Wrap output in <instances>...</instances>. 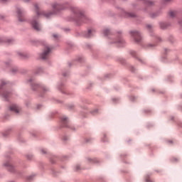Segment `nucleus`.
Masks as SVG:
<instances>
[{
  "label": "nucleus",
  "mask_w": 182,
  "mask_h": 182,
  "mask_svg": "<svg viewBox=\"0 0 182 182\" xmlns=\"http://www.w3.org/2000/svg\"><path fill=\"white\" fill-rule=\"evenodd\" d=\"M10 110L15 112V113H19V108L16 105H12L10 106Z\"/></svg>",
  "instance_id": "obj_6"
},
{
  "label": "nucleus",
  "mask_w": 182,
  "mask_h": 182,
  "mask_svg": "<svg viewBox=\"0 0 182 182\" xmlns=\"http://www.w3.org/2000/svg\"><path fill=\"white\" fill-rule=\"evenodd\" d=\"M161 28H162V29H166V28H167V23H161Z\"/></svg>",
  "instance_id": "obj_13"
},
{
  "label": "nucleus",
  "mask_w": 182,
  "mask_h": 182,
  "mask_svg": "<svg viewBox=\"0 0 182 182\" xmlns=\"http://www.w3.org/2000/svg\"><path fill=\"white\" fill-rule=\"evenodd\" d=\"M44 15H45V16H46L47 18L49 17V14H44Z\"/></svg>",
  "instance_id": "obj_21"
},
{
  "label": "nucleus",
  "mask_w": 182,
  "mask_h": 182,
  "mask_svg": "<svg viewBox=\"0 0 182 182\" xmlns=\"http://www.w3.org/2000/svg\"><path fill=\"white\" fill-rule=\"evenodd\" d=\"M53 9H54V11H59L60 9H63V7L60 4H54L53 5Z\"/></svg>",
  "instance_id": "obj_7"
},
{
  "label": "nucleus",
  "mask_w": 182,
  "mask_h": 182,
  "mask_svg": "<svg viewBox=\"0 0 182 182\" xmlns=\"http://www.w3.org/2000/svg\"><path fill=\"white\" fill-rule=\"evenodd\" d=\"M145 180H146V182H151V181H150V179L149 178H146Z\"/></svg>",
  "instance_id": "obj_16"
},
{
  "label": "nucleus",
  "mask_w": 182,
  "mask_h": 182,
  "mask_svg": "<svg viewBox=\"0 0 182 182\" xmlns=\"http://www.w3.org/2000/svg\"><path fill=\"white\" fill-rule=\"evenodd\" d=\"M18 18L20 22H23L25 18H23V11L21 9H17Z\"/></svg>",
  "instance_id": "obj_4"
},
{
  "label": "nucleus",
  "mask_w": 182,
  "mask_h": 182,
  "mask_svg": "<svg viewBox=\"0 0 182 182\" xmlns=\"http://www.w3.org/2000/svg\"><path fill=\"white\" fill-rule=\"evenodd\" d=\"M2 85H5V82H2Z\"/></svg>",
  "instance_id": "obj_25"
},
{
  "label": "nucleus",
  "mask_w": 182,
  "mask_h": 182,
  "mask_svg": "<svg viewBox=\"0 0 182 182\" xmlns=\"http://www.w3.org/2000/svg\"><path fill=\"white\" fill-rule=\"evenodd\" d=\"M50 53V48L46 47L43 53L41 54V59H48Z\"/></svg>",
  "instance_id": "obj_3"
},
{
  "label": "nucleus",
  "mask_w": 182,
  "mask_h": 182,
  "mask_svg": "<svg viewBox=\"0 0 182 182\" xmlns=\"http://www.w3.org/2000/svg\"><path fill=\"white\" fill-rule=\"evenodd\" d=\"M104 35H105V36H107V35H109V33H110V31L107 28L105 29L103 31Z\"/></svg>",
  "instance_id": "obj_11"
},
{
  "label": "nucleus",
  "mask_w": 182,
  "mask_h": 182,
  "mask_svg": "<svg viewBox=\"0 0 182 182\" xmlns=\"http://www.w3.org/2000/svg\"><path fill=\"white\" fill-rule=\"evenodd\" d=\"M41 151H42L43 154L46 153V151L45 149L41 150Z\"/></svg>",
  "instance_id": "obj_18"
},
{
  "label": "nucleus",
  "mask_w": 182,
  "mask_h": 182,
  "mask_svg": "<svg viewBox=\"0 0 182 182\" xmlns=\"http://www.w3.org/2000/svg\"><path fill=\"white\" fill-rule=\"evenodd\" d=\"M119 42H122V40H120Z\"/></svg>",
  "instance_id": "obj_27"
},
{
  "label": "nucleus",
  "mask_w": 182,
  "mask_h": 182,
  "mask_svg": "<svg viewBox=\"0 0 182 182\" xmlns=\"http://www.w3.org/2000/svg\"><path fill=\"white\" fill-rule=\"evenodd\" d=\"M12 42H14V40H13V39H7V43H12Z\"/></svg>",
  "instance_id": "obj_14"
},
{
  "label": "nucleus",
  "mask_w": 182,
  "mask_h": 182,
  "mask_svg": "<svg viewBox=\"0 0 182 182\" xmlns=\"http://www.w3.org/2000/svg\"><path fill=\"white\" fill-rule=\"evenodd\" d=\"M35 8L36 9V16L33 18V21L31 22L33 28L36 31H40L41 30V26L39 25V23H38V18H39V12L38 11V9H39V7L38 6V4L35 5Z\"/></svg>",
  "instance_id": "obj_1"
},
{
  "label": "nucleus",
  "mask_w": 182,
  "mask_h": 182,
  "mask_svg": "<svg viewBox=\"0 0 182 182\" xmlns=\"http://www.w3.org/2000/svg\"><path fill=\"white\" fill-rule=\"evenodd\" d=\"M163 2H168L170 0H162Z\"/></svg>",
  "instance_id": "obj_19"
},
{
  "label": "nucleus",
  "mask_w": 182,
  "mask_h": 182,
  "mask_svg": "<svg viewBox=\"0 0 182 182\" xmlns=\"http://www.w3.org/2000/svg\"><path fill=\"white\" fill-rule=\"evenodd\" d=\"M62 122L64 124V126L66 127V123H68V117H62Z\"/></svg>",
  "instance_id": "obj_10"
},
{
  "label": "nucleus",
  "mask_w": 182,
  "mask_h": 182,
  "mask_svg": "<svg viewBox=\"0 0 182 182\" xmlns=\"http://www.w3.org/2000/svg\"><path fill=\"white\" fill-rule=\"evenodd\" d=\"M169 16H171V18H174V16H176V15H177V13L174 11H170L168 13Z\"/></svg>",
  "instance_id": "obj_9"
},
{
  "label": "nucleus",
  "mask_w": 182,
  "mask_h": 182,
  "mask_svg": "<svg viewBox=\"0 0 182 182\" xmlns=\"http://www.w3.org/2000/svg\"><path fill=\"white\" fill-rule=\"evenodd\" d=\"M4 97L6 99V97H8V95H6V93H4Z\"/></svg>",
  "instance_id": "obj_17"
},
{
  "label": "nucleus",
  "mask_w": 182,
  "mask_h": 182,
  "mask_svg": "<svg viewBox=\"0 0 182 182\" xmlns=\"http://www.w3.org/2000/svg\"><path fill=\"white\" fill-rule=\"evenodd\" d=\"M158 41H161V39L160 38H157Z\"/></svg>",
  "instance_id": "obj_24"
},
{
  "label": "nucleus",
  "mask_w": 182,
  "mask_h": 182,
  "mask_svg": "<svg viewBox=\"0 0 182 182\" xmlns=\"http://www.w3.org/2000/svg\"><path fill=\"white\" fill-rule=\"evenodd\" d=\"M131 35L134 38L135 42H140V41H141V37L140 36V33H139V31H132Z\"/></svg>",
  "instance_id": "obj_2"
},
{
  "label": "nucleus",
  "mask_w": 182,
  "mask_h": 182,
  "mask_svg": "<svg viewBox=\"0 0 182 182\" xmlns=\"http://www.w3.org/2000/svg\"><path fill=\"white\" fill-rule=\"evenodd\" d=\"M76 170H77V171H78V170H79V166H76Z\"/></svg>",
  "instance_id": "obj_20"
},
{
  "label": "nucleus",
  "mask_w": 182,
  "mask_h": 182,
  "mask_svg": "<svg viewBox=\"0 0 182 182\" xmlns=\"http://www.w3.org/2000/svg\"><path fill=\"white\" fill-rule=\"evenodd\" d=\"M19 55H22V54H21V53H19Z\"/></svg>",
  "instance_id": "obj_26"
},
{
  "label": "nucleus",
  "mask_w": 182,
  "mask_h": 182,
  "mask_svg": "<svg viewBox=\"0 0 182 182\" xmlns=\"http://www.w3.org/2000/svg\"><path fill=\"white\" fill-rule=\"evenodd\" d=\"M93 32H95V30H89L88 35L86 36V38H90V36L92 35V33H93Z\"/></svg>",
  "instance_id": "obj_12"
},
{
  "label": "nucleus",
  "mask_w": 182,
  "mask_h": 182,
  "mask_svg": "<svg viewBox=\"0 0 182 182\" xmlns=\"http://www.w3.org/2000/svg\"><path fill=\"white\" fill-rule=\"evenodd\" d=\"M2 1H6V0H2Z\"/></svg>",
  "instance_id": "obj_28"
},
{
  "label": "nucleus",
  "mask_w": 182,
  "mask_h": 182,
  "mask_svg": "<svg viewBox=\"0 0 182 182\" xmlns=\"http://www.w3.org/2000/svg\"><path fill=\"white\" fill-rule=\"evenodd\" d=\"M53 38H55V39H57L58 38H59V36L57 34H53Z\"/></svg>",
  "instance_id": "obj_15"
},
{
  "label": "nucleus",
  "mask_w": 182,
  "mask_h": 182,
  "mask_svg": "<svg viewBox=\"0 0 182 182\" xmlns=\"http://www.w3.org/2000/svg\"><path fill=\"white\" fill-rule=\"evenodd\" d=\"M5 167H7L8 171H11V173H13V171H15V168H14V166L12 165V164H11V162H6V164H4Z\"/></svg>",
  "instance_id": "obj_5"
},
{
  "label": "nucleus",
  "mask_w": 182,
  "mask_h": 182,
  "mask_svg": "<svg viewBox=\"0 0 182 182\" xmlns=\"http://www.w3.org/2000/svg\"><path fill=\"white\" fill-rule=\"evenodd\" d=\"M147 28H151V25H148V26H147Z\"/></svg>",
  "instance_id": "obj_22"
},
{
  "label": "nucleus",
  "mask_w": 182,
  "mask_h": 182,
  "mask_svg": "<svg viewBox=\"0 0 182 182\" xmlns=\"http://www.w3.org/2000/svg\"><path fill=\"white\" fill-rule=\"evenodd\" d=\"M145 4L147 6H154V5H156V1L151 0H146L145 1Z\"/></svg>",
  "instance_id": "obj_8"
},
{
  "label": "nucleus",
  "mask_w": 182,
  "mask_h": 182,
  "mask_svg": "<svg viewBox=\"0 0 182 182\" xmlns=\"http://www.w3.org/2000/svg\"><path fill=\"white\" fill-rule=\"evenodd\" d=\"M130 16H134V14H129Z\"/></svg>",
  "instance_id": "obj_23"
}]
</instances>
